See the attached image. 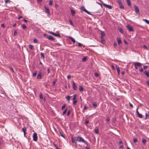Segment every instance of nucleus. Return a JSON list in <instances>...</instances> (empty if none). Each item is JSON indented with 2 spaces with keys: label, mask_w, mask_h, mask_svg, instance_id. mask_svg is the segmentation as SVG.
<instances>
[{
  "label": "nucleus",
  "mask_w": 149,
  "mask_h": 149,
  "mask_svg": "<svg viewBox=\"0 0 149 149\" xmlns=\"http://www.w3.org/2000/svg\"><path fill=\"white\" fill-rule=\"evenodd\" d=\"M76 141H79V142H82L84 143L85 144L87 145L88 142L87 141H85L84 140L83 138L81 137H77V138Z\"/></svg>",
  "instance_id": "nucleus-1"
},
{
  "label": "nucleus",
  "mask_w": 149,
  "mask_h": 149,
  "mask_svg": "<svg viewBox=\"0 0 149 149\" xmlns=\"http://www.w3.org/2000/svg\"><path fill=\"white\" fill-rule=\"evenodd\" d=\"M43 36L45 37H46L48 39H49L50 40L53 41V40H54L55 39V38L54 37H53L50 36H48L46 34H43Z\"/></svg>",
  "instance_id": "nucleus-2"
},
{
  "label": "nucleus",
  "mask_w": 149,
  "mask_h": 149,
  "mask_svg": "<svg viewBox=\"0 0 149 149\" xmlns=\"http://www.w3.org/2000/svg\"><path fill=\"white\" fill-rule=\"evenodd\" d=\"M135 68L136 69H138V68H140L142 64L141 63L139 62H135L134 63Z\"/></svg>",
  "instance_id": "nucleus-3"
},
{
  "label": "nucleus",
  "mask_w": 149,
  "mask_h": 149,
  "mask_svg": "<svg viewBox=\"0 0 149 149\" xmlns=\"http://www.w3.org/2000/svg\"><path fill=\"white\" fill-rule=\"evenodd\" d=\"M77 99V95L76 94H74L73 95V103L74 105H76V103L77 102V101L76 100Z\"/></svg>",
  "instance_id": "nucleus-4"
},
{
  "label": "nucleus",
  "mask_w": 149,
  "mask_h": 149,
  "mask_svg": "<svg viewBox=\"0 0 149 149\" xmlns=\"http://www.w3.org/2000/svg\"><path fill=\"white\" fill-rule=\"evenodd\" d=\"M134 7L135 8V10L136 13L137 14H139L140 13L138 8L136 5L134 6Z\"/></svg>",
  "instance_id": "nucleus-5"
},
{
  "label": "nucleus",
  "mask_w": 149,
  "mask_h": 149,
  "mask_svg": "<svg viewBox=\"0 0 149 149\" xmlns=\"http://www.w3.org/2000/svg\"><path fill=\"white\" fill-rule=\"evenodd\" d=\"M118 5L120 6V7L121 9H123L124 8V6H123V5L122 3L121 2V1L119 0L118 1Z\"/></svg>",
  "instance_id": "nucleus-6"
},
{
  "label": "nucleus",
  "mask_w": 149,
  "mask_h": 149,
  "mask_svg": "<svg viewBox=\"0 0 149 149\" xmlns=\"http://www.w3.org/2000/svg\"><path fill=\"white\" fill-rule=\"evenodd\" d=\"M33 140L34 141H36L38 140V136L37 134L36 133H35L33 135Z\"/></svg>",
  "instance_id": "nucleus-7"
},
{
  "label": "nucleus",
  "mask_w": 149,
  "mask_h": 149,
  "mask_svg": "<svg viewBox=\"0 0 149 149\" xmlns=\"http://www.w3.org/2000/svg\"><path fill=\"white\" fill-rule=\"evenodd\" d=\"M127 27L128 30L130 31H134V29L132 26H130L129 24H128L127 25Z\"/></svg>",
  "instance_id": "nucleus-8"
},
{
  "label": "nucleus",
  "mask_w": 149,
  "mask_h": 149,
  "mask_svg": "<svg viewBox=\"0 0 149 149\" xmlns=\"http://www.w3.org/2000/svg\"><path fill=\"white\" fill-rule=\"evenodd\" d=\"M81 9L83 10L85 12L87 13L88 14L90 15V13L87 11L84 8V7L83 6H82L81 8Z\"/></svg>",
  "instance_id": "nucleus-9"
},
{
  "label": "nucleus",
  "mask_w": 149,
  "mask_h": 149,
  "mask_svg": "<svg viewBox=\"0 0 149 149\" xmlns=\"http://www.w3.org/2000/svg\"><path fill=\"white\" fill-rule=\"evenodd\" d=\"M103 5L106 8H108L109 9H111L112 8V6L109 5H107L105 3H103Z\"/></svg>",
  "instance_id": "nucleus-10"
},
{
  "label": "nucleus",
  "mask_w": 149,
  "mask_h": 149,
  "mask_svg": "<svg viewBox=\"0 0 149 149\" xmlns=\"http://www.w3.org/2000/svg\"><path fill=\"white\" fill-rule=\"evenodd\" d=\"M42 72H39L37 76V79H39L41 78Z\"/></svg>",
  "instance_id": "nucleus-11"
},
{
  "label": "nucleus",
  "mask_w": 149,
  "mask_h": 149,
  "mask_svg": "<svg viewBox=\"0 0 149 149\" xmlns=\"http://www.w3.org/2000/svg\"><path fill=\"white\" fill-rule=\"evenodd\" d=\"M72 87L73 88V89L74 90H75L77 89V87L75 83L74 82H72Z\"/></svg>",
  "instance_id": "nucleus-12"
},
{
  "label": "nucleus",
  "mask_w": 149,
  "mask_h": 149,
  "mask_svg": "<svg viewBox=\"0 0 149 149\" xmlns=\"http://www.w3.org/2000/svg\"><path fill=\"white\" fill-rule=\"evenodd\" d=\"M116 70H117V72H118V74H120V70L119 67L118 65H116Z\"/></svg>",
  "instance_id": "nucleus-13"
},
{
  "label": "nucleus",
  "mask_w": 149,
  "mask_h": 149,
  "mask_svg": "<svg viewBox=\"0 0 149 149\" xmlns=\"http://www.w3.org/2000/svg\"><path fill=\"white\" fill-rule=\"evenodd\" d=\"M70 11H71V14L73 16H74L75 15V11L73 9H71Z\"/></svg>",
  "instance_id": "nucleus-14"
},
{
  "label": "nucleus",
  "mask_w": 149,
  "mask_h": 149,
  "mask_svg": "<svg viewBox=\"0 0 149 149\" xmlns=\"http://www.w3.org/2000/svg\"><path fill=\"white\" fill-rule=\"evenodd\" d=\"M68 38L70 40L73 42L74 44L75 42V40L74 38H72L71 37H69Z\"/></svg>",
  "instance_id": "nucleus-15"
},
{
  "label": "nucleus",
  "mask_w": 149,
  "mask_h": 149,
  "mask_svg": "<svg viewBox=\"0 0 149 149\" xmlns=\"http://www.w3.org/2000/svg\"><path fill=\"white\" fill-rule=\"evenodd\" d=\"M22 130L24 132V136H25L26 134V128L25 127H24L22 128Z\"/></svg>",
  "instance_id": "nucleus-16"
},
{
  "label": "nucleus",
  "mask_w": 149,
  "mask_h": 149,
  "mask_svg": "<svg viewBox=\"0 0 149 149\" xmlns=\"http://www.w3.org/2000/svg\"><path fill=\"white\" fill-rule=\"evenodd\" d=\"M46 12L48 14H49L50 13L49 10V8L47 7H45Z\"/></svg>",
  "instance_id": "nucleus-17"
},
{
  "label": "nucleus",
  "mask_w": 149,
  "mask_h": 149,
  "mask_svg": "<svg viewBox=\"0 0 149 149\" xmlns=\"http://www.w3.org/2000/svg\"><path fill=\"white\" fill-rule=\"evenodd\" d=\"M127 4L129 7H131V2L130 0H127Z\"/></svg>",
  "instance_id": "nucleus-18"
},
{
  "label": "nucleus",
  "mask_w": 149,
  "mask_h": 149,
  "mask_svg": "<svg viewBox=\"0 0 149 149\" xmlns=\"http://www.w3.org/2000/svg\"><path fill=\"white\" fill-rule=\"evenodd\" d=\"M29 48L32 50H33L34 49V48L33 46L31 45H29Z\"/></svg>",
  "instance_id": "nucleus-19"
},
{
  "label": "nucleus",
  "mask_w": 149,
  "mask_h": 149,
  "mask_svg": "<svg viewBox=\"0 0 149 149\" xmlns=\"http://www.w3.org/2000/svg\"><path fill=\"white\" fill-rule=\"evenodd\" d=\"M72 97V96H67L66 97V99L68 101V102H70V98Z\"/></svg>",
  "instance_id": "nucleus-20"
},
{
  "label": "nucleus",
  "mask_w": 149,
  "mask_h": 149,
  "mask_svg": "<svg viewBox=\"0 0 149 149\" xmlns=\"http://www.w3.org/2000/svg\"><path fill=\"white\" fill-rule=\"evenodd\" d=\"M53 35L56 37H58L60 38L61 37L60 35L58 34H56L54 33H53Z\"/></svg>",
  "instance_id": "nucleus-21"
},
{
  "label": "nucleus",
  "mask_w": 149,
  "mask_h": 149,
  "mask_svg": "<svg viewBox=\"0 0 149 149\" xmlns=\"http://www.w3.org/2000/svg\"><path fill=\"white\" fill-rule=\"evenodd\" d=\"M146 142V140L144 139H142V143L144 144H145Z\"/></svg>",
  "instance_id": "nucleus-22"
},
{
  "label": "nucleus",
  "mask_w": 149,
  "mask_h": 149,
  "mask_svg": "<svg viewBox=\"0 0 149 149\" xmlns=\"http://www.w3.org/2000/svg\"><path fill=\"white\" fill-rule=\"evenodd\" d=\"M117 40L119 45H120L121 43V40L120 38H117Z\"/></svg>",
  "instance_id": "nucleus-23"
},
{
  "label": "nucleus",
  "mask_w": 149,
  "mask_h": 149,
  "mask_svg": "<svg viewBox=\"0 0 149 149\" xmlns=\"http://www.w3.org/2000/svg\"><path fill=\"white\" fill-rule=\"evenodd\" d=\"M145 74L148 77H149V72L147 71H146L145 72Z\"/></svg>",
  "instance_id": "nucleus-24"
},
{
  "label": "nucleus",
  "mask_w": 149,
  "mask_h": 149,
  "mask_svg": "<svg viewBox=\"0 0 149 149\" xmlns=\"http://www.w3.org/2000/svg\"><path fill=\"white\" fill-rule=\"evenodd\" d=\"M118 29L120 31V32L122 34H123L124 33V32L123 31V30L121 28H119Z\"/></svg>",
  "instance_id": "nucleus-25"
},
{
  "label": "nucleus",
  "mask_w": 149,
  "mask_h": 149,
  "mask_svg": "<svg viewBox=\"0 0 149 149\" xmlns=\"http://www.w3.org/2000/svg\"><path fill=\"white\" fill-rule=\"evenodd\" d=\"M40 55L41 56L42 58V59H44L45 58L44 54L42 52H41L40 53Z\"/></svg>",
  "instance_id": "nucleus-26"
},
{
  "label": "nucleus",
  "mask_w": 149,
  "mask_h": 149,
  "mask_svg": "<svg viewBox=\"0 0 149 149\" xmlns=\"http://www.w3.org/2000/svg\"><path fill=\"white\" fill-rule=\"evenodd\" d=\"M133 142L134 143H136L138 142L137 139L136 138H133Z\"/></svg>",
  "instance_id": "nucleus-27"
},
{
  "label": "nucleus",
  "mask_w": 149,
  "mask_h": 149,
  "mask_svg": "<svg viewBox=\"0 0 149 149\" xmlns=\"http://www.w3.org/2000/svg\"><path fill=\"white\" fill-rule=\"evenodd\" d=\"M83 87L81 86H79V91H82L83 90Z\"/></svg>",
  "instance_id": "nucleus-28"
},
{
  "label": "nucleus",
  "mask_w": 149,
  "mask_h": 149,
  "mask_svg": "<svg viewBox=\"0 0 149 149\" xmlns=\"http://www.w3.org/2000/svg\"><path fill=\"white\" fill-rule=\"evenodd\" d=\"M143 20L146 23L149 24V21L147 19H143Z\"/></svg>",
  "instance_id": "nucleus-29"
},
{
  "label": "nucleus",
  "mask_w": 149,
  "mask_h": 149,
  "mask_svg": "<svg viewBox=\"0 0 149 149\" xmlns=\"http://www.w3.org/2000/svg\"><path fill=\"white\" fill-rule=\"evenodd\" d=\"M101 42H102V32L101 31Z\"/></svg>",
  "instance_id": "nucleus-30"
},
{
  "label": "nucleus",
  "mask_w": 149,
  "mask_h": 149,
  "mask_svg": "<svg viewBox=\"0 0 149 149\" xmlns=\"http://www.w3.org/2000/svg\"><path fill=\"white\" fill-rule=\"evenodd\" d=\"M22 27L24 30L26 29V27L24 24H23L22 25Z\"/></svg>",
  "instance_id": "nucleus-31"
},
{
  "label": "nucleus",
  "mask_w": 149,
  "mask_h": 149,
  "mask_svg": "<svg viewBox=\"0 0 149 149\" xmlns=\"http://www.w3.org/2000/svg\"><path fill=\"white\" fill-rule=\"evenodd\" d=\"M57 81V80L56 79H54V81H53V86L55 85V83Z\"/></svg>",
  "instance_id": "nucleus-32"
},
{
  "label": "nucleus",
  "mask_w": 149,
  "mask_h": 149,
  "mask_svg": "<svg viewBox=\"0 0 149 149\" xmlns=\"http://www.w3.org/2000/svg\"><path fill=\"white\" fill-rule=\"evenodd\" d=\"M94 131H95V132L96 134H97L99 132H98V129H95L94 130Z\"/></svg>",
  "instance_id": "nucleus-33"
},
{
  "label": "nucleus",
  "mask_w": 149,
  "mask_h": 149,
  "mask_svg": "<svg viewBox=\"0 0 149 149\" xmlns=\"http://www.w3.org/2000/svg\"><path fill=\"white\" fill-rule=\"evenodd\" d=\"M67 109H66L63 112V115H64L66 113L67 111Z\"/></svg>",
  "instance_id": "nucleus-34"
},
{
  "label": "nucleus",
  "mask_w": 149,
  "mask_h": 149,
  "mask_svg": "<svg viewBox=\"0 0 149 149\" xmlns=\"http://www.w3.org/2000/svg\"><path fill=\"white\" fill-rule=\"evenodd\" d=\"M137 116H138L140 118H142L143 117V116L141 114L139 113Z\"/></svg>",
  "instance_id": "nucleus-35"
},
{
  "label": "nucleus",
  "mask_w": 149,
  "mask_h": 149,
  "mask_svg": "<svg viewBox=\"0 0 149 149\" xmlns=\"http://www.w3.org/2000/svg\"><path fill=\"white\" fill-rule=\"evenodd\" d=\"M86 57H84L83 58V59H82V61L83 62H85L86 61Z\"/></svg>",
  "instance_id": "nucleus-36"
},
{
  "label": "nucleus",
  "mask_w": 149,
  "mask_h": 149,
  "mask_svg": "<svg viewBox=\"0 0 149 149\" xmlns=\"http://www.w3.org/2000/svg\"><path fill=\"white\" fill-rule=\"evenodd\" d=\"M146 115V118L145 119H146L147 116L149 117V111L148 112V114L147 113H146L145 114Z\"/></svg>",
  "instance_id": "nucleus-37"
},
{
  "label": "nucleus",
  "mask_w": 149,
  "mask_h": 149,
  "mask_svg": "<svg viewBox=\"0 0 149 149\" xmlns=\"http://www.w3.org/2000/svg\"><path fill=\"white\" fill-rule=\"evenodd\" d=\"M33 41L35 43H37L38 42V40L36 39H34Z\"/></svg>",
  "instance_id": "nucleus-38"
},
{
  "label": "nucleus",
  "mask_w": 149,
  "mask_h": 149,
  "mask_svg": "<svg viewBox=\"0 0 149 149\" xmlns=\"http://www.w3.org/2000/svg\"><path fill=\"white\" fill-rule=\"evenodd\" d=\"M69 22L70 24L72 26H74V25H73V23L72 22V21L71 20H69Z\"/></svg>",
  "instance_id": "nucleus-39"
},
{
  "label": "nucleus",
  "mask_w": 149,
  "mask_h": 149,
  "mask_svg": "<svg viewBox=\"0 0 149 149\" xmlns=\"http://www.w3.org/2000/svg\"><path fill=\"white\" fill-rule=\"evenodd\" d=\"M36 74H37V71H36V72L33 74V77H35L36 76Z\"/></svg>",
  "instance_id": "nucleus-40"
},
{
  "label": "nucleus",
  "mask_w": 149,
  "mask_h": 149,
  "mask_svg": "<svg viewBox=\"0 0 149 149\" xmlns=\"http://www.w3.org/2000/svg\"><path fill=\"white\" fill-rule=\"evenodd\" d=\"M93 106L95 107V108L97 106V104H96V103L95 102V103H94L93 104Z\"/></svg>",
  "instance_id": "nucleus-41"
},
{
  "label": "nucleus",
  "mask_w": 149,
  "mask_h": 149,
  "mask_svg": "<svg viewBox=\"0 0 149 149\" xmlns=\"http://www.w3.org/2000/svg\"><path fill=\"white\" fill-rule=\"evenodd\" d=\"M49 5L50 6H52V3H53L52 1V0H50L49 1Z\"/></svg>",
  "instance_id": "nucleus-42"
},
{
  "label": "nucleus",
  "mask_w": 149,
  "mask_h": 149,
  "mask_svg": "<svg viewBox=\"0 0 149 149\" xmlns=\"http://www.w3.org/2000/svg\"><path fill=\"white\" fill-rule=\"evenodd\" d=\"M40 99H43V97H42V93H40Z\"/></svg>",
  "instance_id": "nucleus-43"
},
{
  "label": "nucleus",
  "mask_w": 149,
  "mask_h": 149,
  "mask_svg": "<svg viewBox=\"0 0 149 149\" xmlns=\"http://www.w3.org/2000/svg\"><path fill=\"white\" fill-rule=\"evenodd\" d=\"M59 133H60V135L62 137H63L64 138H65V136H64V135L62 134V133L61 132H60Z\"/></svg>",
  "instance_id": "nucleus-44"
},
{
  "label": "nucleus",
  "mask_w": 149,
  "mask_h": 149,
  "mask_svg": "<svg viewBox=\"0 0 149 149\" xmlns=\"http://www.w3.org/2000/svg\"><path fill=\"white\" fill-rule=\"evenodd\" d=\"M9 68H10V70L12 72H14V71L12 68L11 67H9Z\"/></svg>",
  "instance_id": "nucleus-45"
},
{
  "label": "nucleus",
  "mask_w": 149,
  "mask_h": 149,
  "mask_svg": "<svg viewBox=\"0 0 149 149\" xmlns=\"http://www.w3.org/2000/svg\"><path fill=\"white\" fill-rule=\"evenodd\" d=\"M17 33V31L16 30H15L14 32V36H16Z\"/></svg>",
  "instance_id": "nucleus-46"
},
{
  "label": "nucleus",
  "mask_w": 149,
  "mask_h": 149,
  "mask_svg": "<svg viewBox=\"0 0 149 149\" xmlns=\"http://www.w3.org/2000/svg\"><path fill=\"white\" fill-rule=\"evenodd\" d=\"M94 75L95 77H98L99 76V74L97 73H95Z\"/></svg>",
  "instance_id": "nucleus-47"
},
{
  "label": "nucleus",
  "mask_w": 149,
  "mask_h": 149,
  "mask_svg": "<svg viewBox=\"0 0 149 149\" xmlns=\"http://www.w3.org/2000/svg\"><path fill=\"white\" fill-rule=\"evenodd\" d=\"M65 105H64L62 107L61 109L62 110H63L65 109Z\"/></svg>",
  "instance_id": "nucleus-48"
},
{
  "label": "nucleus",
  "mask_w": 149,
  "mask_h": 149,
  "mask_svg": "<svg viewBox=\"0 0 149 149\" xmlns=\"http://www.w3.org/2000/svg\"><path fill=\"white\" fill-rule=\"evenodd\" d=\"M78 45L79 47H81L83 45L81 43L79 42L78 43Z\"/></svg>",
  "instance_id": "nucleus-49"
},
{
  "label": "nucleus",
  "mask_w": 149,
  "mask_h": 149,
  "mask_svg": "<svg viewBox=\"0 0 149 149\" xmlns=\"http://www.w3.org/2000/svg\"><path fill=\"white\" fill-rule=\"evenodd\" d=\"M70 111L69 110L68 112V113H67V115L68 116H69L70 115Z\"/></svg>",
  "instance_id": "nucleus-50"
},
{
  "label": "nucleus",
  "mask_w": 149,
  "mask_h": 149,
  "mask_svg": "<svg viewBox=\"0 0 149 149\" xmlns=\"http://www.w3.org/2000/svg\"><path fill=\"white\" fill-rule=\"evenodd\" d=\"M143 70L142 68H141L139 69V71L141 72H142L143 71Z\"/></svg>",
  "instance_id": "nucleus-51"
},
{
  "label": "nucleus",
  "mask_w": 149,
  "mask_h": 149,
  "mask_svg": "<svg viewBox=\"0 0 149 149\" xmlns=\"http://www.w3.org/2000/svg\"><path fill=\"white\" fill-rule=\"evenodd\" d=\"M138 108H137L136 110V112L137 115L139 113L138 111Z\"/></svg>",
  "instance_id": "nucleus-52"
},
{
  "label": "nucleus",
  "mask_w": 149,
  "mask_h": 149,
  "mask_svg": "<svg viewBox=\"0 0 149 149\" xmlns=\"http://www.w3.org/2000/svg\"><path fill=\"white\" fill-rule=\"evenodd\" d=\"M129 104H130V106L132 108L133 107V106L132 104H131L130 102H129Z\"/></svg>",
  "instance_id": "nucleus-53"
},
{
  "label": "nucleus",
  "mask_w": 149,
  "mask_h": 149,
  "mask_svg": "<svg viewBox=\"0 0 149 149\" xmlns=\"http://www.w3.org/2000/svg\"><path fill=\"white\" fill-rule=\"evenodd\" d=\"M10 2L9 0H5V2L6 3H7L8 2Z\"/></svg>",
  "instance_id": "nucleus-54"
},
{
  "label": "nucleus",
  "mask_w": 149,
  "mask_h": 149,
  "mask_svg": "<svg viewBox=\"0 0 149 149\" xmlns=\"http://www.w3.org/2000/svg\"><path fill=\"white\" fill-rule=\"evenodd\" d=\"M89 123V120H86L85 121V123L87 124H88Z\"/></svg>",
  "instance_id": "nucleus-55"
},
{
  "label": "nucleus",
  "mask_w": 149,
  "mask_h": 149,
  "mask_svg": "<svg viewBox=\"0 0 149 149\" xmlns=\"http://www.w3.org/2000/svg\"><path fill=\"white\" fill-rule=\"evenodd\" d=\"M148 66H144L143 67V68H144V69L146 70V69H147V68H148Z\"/></svg>",
  "instance_id": "nucleus-56"
},
{
  "label": "nucleus",
  "mask_w": 149,
  "mask_h": 149,
  "mask_svg": "<svg viewBox=\"0 0 149 149\" xmlns=\"http://www.w3.org/2000/svg\"><path fill=\"white\" fill-rule=\"evenodd\" d=\"M87 109V107L86 106H84V110H86Z\"/></svg>",
  "instance_id": "nucleus-57"
},
{
  "label": "nucleus",
  "mask_w": 149,
  "mask_h": 149,
  "mask_svg": "<svg viewBox=\"0 0 149 149\" xmlns=\"http://www.w3.org/2000/svg\"><path fill=\"white\" fill-rule=\"evenodd\" d=\"M106 120L107 122H108L109 121L110 119L109 117H107V118Z\"/></svg>",
  "instance_id": "nucleus-58"
},
{
  "label": "nucleus",
  "mask_w": 149,
  "mask_h": 149,
  "mask_svg": "<svg viewBox=\"0 0 149 149\" xmlns=\"http://www.w3.org/2000/svg\"><path fill=\"white\" fill-rule=\"evenodd\" d=\"M1 27L3 28H4L5 27V25L4 24H1Z\"/></svg>",
  "instance_id": "nucleus-59"
},
{
  "label": "nucleus",
  "mask_w": 149,
  "mask_h": 149,
  "mask_svg": "<svg viewBox=\"0 0 149 149\" xmlns=\"http://www.w3.org/2000/svg\"><path fill=\"white\" fill-rule=\"evenodd\" d=\"M117 45L116 43H114V47H116Z\"/></svg>",
  "instance_id": "nucleus-60"
},
{
  "label": "nucleus",
  "mask_w": 149,
  "mask_h": 149,
  "mask_svg": "<svg viewBox=\"0 0 149 149\" xmlns=\"http://www.w3.org/2000/svg\"><path fill=\"white\" fill-rule=\"evenodd\" d=\"M124 43L125 45H127L128 42L125 40L124 41Z\"/></svg>",
  "instance_id": "nucleus-61"
},
{
  "label": "nucleus",
  "mask_w": 149,
  "mask_h": 149,
  "mask_svg": "<svg viewBox=\"0 0 149 149\" xmlns=\"http://www.w3.org/2000/svg\"><path fill=\"white\" fill-rule=\"evenodd\" d=\"M70 77H71V76L69 75H68V76H67V78L68 79H69Z\"/></svg>",
  "instance_id": "nucleus-62"
},
{
  "label": "nucleus",
  "mask_w": 149,
  "mask_h": 149,
  "mask_svg": "<svg viewBox=\"0 0 149 149\" xmlns=\"http://www.w3.org/2000/svg\"><path fill=\"white\" fill-rule=\"evenodd\" d=\"M146 84L148 85L149 86V81H146Z\"/></svg>",
  "instance_id": "nucleus-63"
},
{
  "label": "nucleus",
  "mask_w": 149,
  "mask_h": 149,
  "mask_svg": "<svg viewBox=\"0 0 149 149\" xmlns=\"http://www.w3.org/2000/svg\"><path fill=\"white\" fill-rule=\"evenodd\" d=\"M23 20H24V22H28V21L25 19H24Z\"/></svg>",
  "instance_id": "nucleus-64"
}]
</instances>
